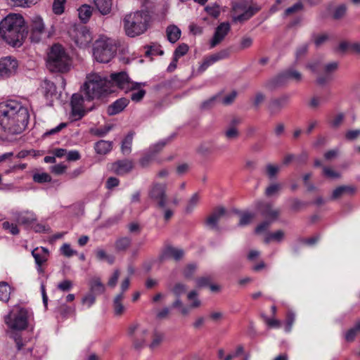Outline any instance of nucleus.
I'll return each mask as SVG.
<instances>
[{
	"label": "nucleus",
	"mask_w": 360,
	"mask_h": 360,
	"mask_svg": "<svg viewBox=\"0 0 360 360\" xmlns=\"http://www.w3.org/2000/svg\"><path fill=\"white\" fill-rule=\"evenodd\" d=\"M33 180L37 183H46L51 181V176L47 173H38L33 176Z\"/></svg>",
	"instance_id": "obj_55"
},
{
	"label": "nucleus",
	"mask_w": 360,
	"mask_h": 360,
	"mask_svg": "<svg viewBox=\"0 0 360 360\" xmlns=\"http://www.w3.org/2000/svg\"><path fill=\"white\" fill-rule=\"evenodd\" d=\"M129 100L127 98H120L111 103L107 110L109 115H115L122 112L129 105Z\"/></svg>",
	"instance_id": "obj_19"
},
{
	"label": "nucleus",
	"mask_w": 360,
	"mask_h": 360,
	"mask_svg": "<svg viewBox=\"0 0 360 360\" xmlns=\"http://www.w3.org/2000/svg\"><path fill=\"white\" fill-rule=\"evenodd\" d=\"M60 252L62 255L67 257H70L75 255H77V252L73 249L71 248L70 244L68 243H64L60 247Z\"/></svg>",
	"instance_id": "obj_54"
},
{
	"label": "nucleus",
	"mask_w": 360,
	"mask_h": 360,
	"mask_svg": "<svg viewBox=\"0 0 360 360\" xmlns=\"http://www.w3.org/2000/svg\"><path fill=\"white\" fill-rule=\"evenodd\" d=\"M163 340V335L160 333H154L153 335V340L151 343L149 345V347L151 349H155L160 346Z\"/></svg>",
	"instance_id": "obj_56"
},
{
	"label": "nucleus",
	"mask_w": 360,
	"mask_h": 360,
	"mask_svg": "<svg viewBox=\"0 0 360 360\" xmlns=\"http://www.w3.org/2000/svg\"><path fill=\"white\" fill-rule=\"evenodd\" d=\"M94 149L99 155H105L112 149V142L105 140H100L95 143Z\"/></svg>",
	"instance_id": "obj_31"
},
{
	"label": "nucleus",
	"mask_w": 360,
	"mask_h": 360,
	"mask_svg": "<svg viewBox=\"0 0 360 360\" xmlns=\"http://www.w3.org/2000/svg\"><path fill=\"white\" fill-rule=\"evenodd\" d=\"M188 46L185 44H182L176 49L174 53V56L179 58L180 57L184 56L188 52Z\"/></svg>",
	"instance_id": "obj_60"
},
{
	"label": "nucleus",
	"mask_w": 360,
	"mask_h": 360,
	"mask_svg": "<svg viewBox=\"0 0 360 360\" xmlns=\"http://www.w3.org/2000/svg\"><path fill=\"white\" fill-rule=\"evenodd\" d=\"M48 65L52 71L65 72L70 66V58L64 48L54 44L48 55Z\"/></svg>",
	"instance_id": "obj_6"
},
{
	"label": "nucleus",
	"mask_w": 360,
	"mask_h": 360,
	"mask_svg": "<svg viewBox=\"0 0 360 360\" xmlns=\"http://www.w3.org/2000/svg\"><path fill=\"white\" fill-rule=\"evenodd\" d=\"M133 164L128 160H119L112 165V170L119 175L128 173L131 170Z\"/></svg>",
	"instance_id": "obj_23"
},
{
	"label": "nucleus",
	"mask_w": 360,
	"mask_h": 360,
	"mask_svg": "<svg viewBox=\"0 0 360 360\" xmlns=\"http://www.w3.org/2000/svg\"><path fill=\"white\" fill-rule=\"evenodd\" d=\"M72 286L73 283L70 280H64L58 284V288L63 292L70 290Z\"/></svg>",
	"instance_id": "obj_62"
},
{
	"label": "nucleus",
	"mask_w": 360,
	"mask_h": 360,
	"mask_svg": "<svg viewBox=\"0 0 360 360\" xmlns=\"http://www.w3.org/2000/svg\"><path fill=\"white\" fill-rule=\"evenodd\" d=\"M184 255V250L181 248L167 246L162 252L161 258L163 259L172 258L176 261L181 259Z\"/></svg>",
	"instance_id": "obj_21"
},
{
	"label": "nucleus",
	"mask_w": 360,
	"mask_h": 360,
	"mask_svg": "<svg viewBox=\"0 0 360 360\" xmlns=\"http://www.w3.org/2000/svg\"><path fill=\"white\" fill-rule=\"evenodd\" d=\"M18 66V61L8 56L0 59V77L8 78L13 75Z\"/></svg>",
	"instance_id": "obj_15"
},
{
	"label": "nucleus",
	"mask_w": 360,
	"mask_h": 360,
	"mask_svg": "<svg viewBox=\"0 0 360 360\" xmlns=\"http://www.w3.org/2000/svg\"><path fill=\"white\" fill-rule=\"evenodd\" d=\"M338 63L335 61L322 65V63L320 60H314L307 65V68L314 73H319L321 69L323 70L324 75H319L316 79L317 83L320 85L325 84L330 79L329 75L335 72L338 69Z\"/></svg>",
	"instance_id": "obj_9"
},
{
	"label": "nucleus",
	"mask_w": 360,
	"mask_h": 360,
	"mask_svg": "<svg viewBox=\"0 0 360 360\" xmlns=\"http://www.w3.org/2000/svg\"><path fill=\"white\" fill-rule=\"evenodd\" d=\"M346 11H347V7L345 5L342 4V5L338 6L334 11L333 18L335 19L341 18L345 14Z\"/></svg>",
	"instance_id": "obj_63"
},
{
	"label": "nucleus",
	"mask_w": 360,
	"mask_h": 360,
	"mask_svg": "<svg viewBox=\"0 0 360 360\" xmlns=\"http://www.w3.org/2000/svg\"><path fill=\"white\" fill-rule=\"evenodd\" d=\"M281 188V186L280 184H272L266 188L265 193L267 196H272L277 193L280 191Z\"/></svg>",
	"instance_id": "obj_61"
},
{
	"label": "nucleus",
	"mask_w": 360,
	"mask_h": 360,
	"mask_svg": "<svg viewBox=\"0 0 360 360\" xmlns=\"http://www.w3.org/2000/svg\"><path fill=\"white\" fill-rule=\"evenodd\" d=\"M70 117L72 120L77 121L82 119L91 108H87L84 105V98L79 94H74L72 96Z\"/></svg>",
	"instance_id": "obj_11"
},
{
	"label": "nucleus",
	"mask_w": 360,
	"mask_h": 360,
	"mask_svg": "<svg viewBox=\"0 0 360 360\" xmlns=\"http://www.w3.org/2000/svg\"><path fill=\"white\" fill-rule=\"evenodd\" d=\"M281 167L278 165L268 164L266 166V172L269 178H274L280 170Z\"/></svg>",
	"instance_id": "obj_58"
},
{
	"label": "nucleus",
	"mask_w": 360,
	"mask_h": 360,
	"mask_svg": "<svg viewBox=\"0 0 360 360\" xmlns=\"http://www.w3.org/2000/svg\"><path fill=\"white\" fill-rule=\"evenodd\" d=\"M132 140L133 134H129L122 141L121 149L124 154H129L131 152Z\"/></svg>",
	"instance_id": "obj_44"
},
{
	"label": "nucleus",
	"mask_w": 360,
	"mask_h": 360,
	"mask_svg": "<svg viewBox=\"0 0 360 360\" xmlns=\"http://www.w3.org/2000/svg\"><path fill=\"white\" fill-rule=\"evenodd\" d=\"M131 92L130 97L132 101L134 102H139L146 95V91L143 89H140L139 88V84H137L136 88Z\"/></svg>",
	"instance_id": "obj_47"
},
{
	"label": "nucleus",
	"mask_w": 360,
	"mask_h": 360,
	"mask_svg": "<svg viewBox=\"0 0 360 360\" xmlns=\"http://www.w3.org/2000/svg\"><path fill=\"white\" fill-rule=\"evenodd\" d=\"M355 191L354 187L350 186H340L337 187L332 193L331 200H337L345 194H352Z\"/></svg>",
	"instance_id": "obj_27"
},
{
	"label": "nucleus",
	"mask_w": 360,
	"mask_h": 360,
	"mask_svg": "<svg viewBox=\"0 0 360 360\" xmlns=\"http://www.w3.org/2000/svg\"><path fill=\"white\" fill-rule=\"evenodd\" d=\"M45 34V26L43 19L39 15H34L31 19L30 22V39L32 41L37 43Z\"/></svg>",
	"instance_id": "obj_14"
},
{
	"label": "nucleus",
	"mask_w": 360,
	"mask_h": 360,
	"mask_svg": "<svg viewBox=\"0 0 360 360\" xmlns=\"http://www.w3.org/2000/svg\"><path fill=\"white\" fill-rule=\"evenodd\" d=\"M82 88L88 101L99 98L115 91L110 87V81L97 73L89 75Z\"/></svg>",
	"instance_id": "obj_3"
},
{
	"label": "nucleus",
	"mask_w": 360,
	"mask_h": 360,
	"mask_svg": "<svg viewBox=\"0 0 360 360\" xmlns=\"http://www.w3.org/2000/svg\"><path fill=\"white\" fill-rule=\"evenodd\" d=\"M229 53L227 50H221L218 53H216L212 54L210 56H207V58L210 60V61L211 62V63L214 64V63H216L220 60L226 58L229 56Z\"/></svg>",
	"instance_id": "obj_46"
},
{
	"label": "nucleus",
	"mask_w": 360,
	"mask_h": 360,
	"mask_svg": "<svg viewBox=\"0 0 360 360\" xmlns=\"http://www.w3.org/2000/svg\"><path fill=\"white\" fill-rule=\"evenodd\" d=\"M96 257L99 261L105 260L109 264H112L115 262V257L108 255L104 250L98 248L95 251Z\"/></svg>",
	"instance_id": "obj_38"
},
{
	"label": "nucleus",
	"mask_w": 360,
	"mask_h": 360,
	"mask_svg": "<svg viewBox=\"0 0 360 360\" xmlns=\"http://www.w3.org/2000/svg\"><path fill=\"white\" fill-rule=\"evenodd\" d=\"M11 295V287L6 282L0 283V300L7 302Z\"/></svg>",
	"instance_id": "obj_41"
},
{
	"label": "nucleus",
	"mask_w": 360,
	"mask_h": 360,
	"mask_svg": "<svg viewBox=\"0 0 360 360\" xmlns=\"http://www.w3.org/2000/svg\"><path fill=\"white\" fill-rule=\"evenodd\" d=\"M197 269V265L194 263L188 264L184 269L183 274L186 278H191Z\"/></svg>",
	"instance_id": "obj_51"
},
{
	"label": "nucleus",
	"mask_w": 360,
	"mask_h": 360,
	"mask_svg": "<svg viewBox=\"0 0 360 360\" xmlns=\"http://www.w3.org/2000/svg\"><path fill=\"white\" fill-rule=\"evenodd\" d=\"M41 86L43 90V93L46 97L52 96L56 92V85L53 82L49 80H44L41 84Z\"/></svg>",
	"instance_id": "obj_36"
},
{
	"label": "nucleus",
	"mask_w": 360,
	"mask_h": 360,
	"mask_svg": "<svg viewBox=\"0 0 360 360\" xmlns=\"http://www.w3.org/2000/svg\"><path fill=\"white\" fill-rule=\"evenodd\" d=\"M289 101L290 96L288 95L271 101L268 107L271 115L278 113L289 103Z\"/></svg>",
	"instance_id": "obj_18"
},
{
	"label": "nucleus",
	"mask_w": 360,
	"mask_h": 360,
	"mask_svg": "<svg viewBox=\"0 0 360 360\" xmlns=\"http://www.w3.org/2000/svg\"><path fill=\"white\" fill-rule=\"evenodd\" d=\"M285 237V232L282 230H278L273 233H269L267 234L264 239V242L266 243H269L271 241H276L277 243H281Z\"/></svg>",
	"instance_id": "obj_39"
},
{
	"label": "nucleus",
	"mask_w": 360,
	"mask_h": 360,
	"mask_svg": "<svg viewBox=\"0 0 360 360\" xmlns=\"http://www.w3.org/2000/svg\"><path fill=\"white\" fill-rule=\"evenodd\" d=\"M95 6L102 15L108 14L112 8V0H93Z\"/></svg>",
	"instance_id": "obj_32"
},
{
	"label": "nucleus",
	"mask_w": 360,
	"mask_h": 360,
	"mask_svg": "<svg viewBox=\"0 0 360 360\" xmlns=\"http://www.w3.org/2000/svg\"><path fill=\"white\" fill-rule=\"evenodd\" d=\"M166 190V184L154 183L151 186L149 191L150 198L154 200L161 209L165 208L167 204Z\"/></svg>",
	"instance_id": "obj_13"
},
{
	"label": "nucleus",
	"mask_w": 360,
	"mask_h": 360,
	"mask_svg": "<svg viewBox=\"0 0 360 360\" xmlns=\"http://www.w3.org/2000/svg\"><path fill=\"white\" fill-rule=\"evenodd\" d=\"M77 11L80 20L86 23L92 15L93 8L89 5L84 4L77 9Z\"/></svg>",
	"instance_id": "obj_30"
},
{
	"label": "nucleus",
	"mask_w": 360,
	"mask_h": 360,
	"mask_svg": "<svg viewBox=\"0 0 360 360\" xmlns=\"http://www.w3.org/2000/svg\"><path fill=\"white\" fill-rule=\"evenodd\" d=\"M232 8L233 21L240 22L250 19L260 9L259 6L249 0H234Z\"/></svg>",
	"instance_id": "obj_7"
},
{
	"label": "nucleus",
	"mask_w": 360,
	"mask_h": 360,
	"mask_svg": "<svg viewBox=\"0 0 360 360\" xmlns=\"http://www.w3.org/2000/svg\"><path fill=\"white\" fill-rule=\"evenodd\" d=\"M120 271L118 269H116L114 271L112 276L110 277L108 281V285L110 288H115L117 285V282L118 281V278L120 277Z\"/></svg>",
	"instance_id": "obj_64"
},
{
	"label": "nucleus",
	"mask_w": 360,
	"mask_h": 360,
	"mask_svg": "<svg viewBox=\"0 0 360 360\" xmlns=\"http://www.w3.org/2000/svg\"><path fill=\"white\" fill-rule=\"evenodd\" d=\"M124 299L123 293L118 294L113 300V309L115 315L120 316L122 314L125 310V307L122 304Z\"/></svg>",
	"instance_id": "obj_33"
},
{
	"label": "nucleus",
	"mask_w": 360,
	"mask_h": 360,
	"mask_svg": "<svg viewBox=\"0 0 360 360\" xmlns=\"http://www.w3.org/2000/svg\"><path fill=\"white\" fill-rule=\"evenodd\" d=\"M96 302V295L92 293H87L83 296L82 299V304L86 308H90Z\"/></svg>",
	"instance_id": "obj_50"
},
{
	"label": "nucleus",
	"mask_w": 360,
	"mask_h": 360,
	"mask_svg": "<svg viewBox=\"0 0 360 360\" xmlns=\"http://www.w3.org/2000/svg\"><path fill=\"white\" fill-rule=\"evenodd\" d=\"M358 333H360V319L355 325L345 333V339L347 342H352Z\"/></svg>",
	"instance_id": "obj_37"
},
{
	"label": "nucleus",
	"mask_w": 360,
	"mask_h": 360,
	"mask_svg": "<svg viewBox=\"0 0 360 360\" xmlns=\"http://www.w3.org/2000/svg\"><path fill=\"white\" fill-rule=\"evenodd\" d=\"M148 338V333L146 330L143 329L137 332L134 339V347L135 349H141L144 345H146Z\"/></svg>",
	"instance_id": "obj_26"
},
{
	"label": "nucleus",
	"mask_w": 360,
	"mask_h": 360,
	"mask_svg": "<svg viewBox=\"0 0 360 360\" xmlns=\"http://www.w3.org/2000/svg\"><path fill=\"white\" fill-rule=\"evenodd\" d=\"M295 321V314L291 310L288 309L286 314L285 331L289 333L292 330V325Z\"/></svg>",
	"instance_id": "obj_43"
},
{
	"label": "nucleus",
	"mask_w": 360,
	"mask_h": 360,
	"mask_svg": "<svg viewBox=\"0 0 360 360\" xmlns=\"http://www.w3.org/2000/svg\"><path fill=\"white\" fill-rule=\"evenodd\" d=\"M200 197L198 193H194L191 198L188 200L187 205L185 207V212L186 213H191L193 210L198 205L200 201Z\"/></svg>",
	"instance_id": "obj_40"
},
{
	"label": "nucleus",
	"mask_w": 360,
	"mask_h": 360,
	"mask_svg": "<svg viewBox=\"0 0 360 360\" xmlns=\"http://www.w3.org/2000/svg\"><path fill=\"white\" fill-rule=\"evenodd\" d=\"M11 219L15 221L18 225L24 226L25 228L34 225L37 220L36 214L30 210H12L10 211Z\"/></svg>",
	"instance_id": "obj_12"
},
{
	"label": "nucleus",
	"mask_w": 360,
	"mask_h": 360,
	"mask_svg": "<svg viewBox=\"0 0 360 360\" xmlns=\"http://www.w3.org/2000/svg\"><path fill=\"white\" fill-rule=\"evenodd\" d=\"M169 140L170 138L164 139L162 140L159 141L156 143L151 145L148 148L149 152L155 155L166 146V144L169 141Z\"/></svg>",
	"instance_id": "obj_45"
},
{
	"label": "nucleus",
	"mask_w": 360,
	"mask_h": 360,
	"mask_svg": "<svg viewBox=\"0 0 360 360\" xmlns=\"http://www.w3.org/2000/svg\"><path fill=\"white\" fill-rule=\"evenodd\" d=\"M92 40L91 33L86 27L81 28L77 31L75 42L80 48L88 46Z\"/></svg>",
	"instance_id": "obj_17"
},
{
	"label": "nucleus",
	"mask_w": 360,
	"mask_h": 360,
	"mask_svg": "<svg viewBox=\"0 0 360 360\" xmlns=\"http://www.w3.org/2000/svg\"><path fill=\"white\" fill-rule=\"evenodd\" d=\"M28 30L22 15L10 13L0 22V36L9 45L20 47L27 36Z\"/></svg>",
	"instance_id": "obj_2"
},
{
	"label": "nucleus",
	"mask_w": 360,
	"mask_h": 360,
	"mask_svg": "<svg viewBox=\"0 0 360 360\" xmlns=\"http://www.w3.org/2000/svg\"><path fill=\"white\" fill-rule=\"evenodd\" d=\"M302 75L300 72L293 70V69H289L284 72L281 73L278 77V79L280 82H284L288 79H292L295 81L300 82L302 80Z\"/></svg>",
	"instance_id": "obj_28"
},
{
	"label": "nucleus",
	"mask_w": 360,
	"mask_h": 360,
	"mask_svg": "<svg viewBox=\"0 0 360 360\" xmlns=\"http://www.w3.org/2000/svg\"><path fill=\"white\" fill-rule=\"evenodd\" d=\"M170 290L175 297H180L181 295L186 292L187 286L181 282H178L174 284Z\"/></svg>",
	"instance_id": "obj_42"
},
{
	"label": "nucleus",
	"mask_w": 360,
	"mask_h": 360,
	"mask_svg": "<svg viewBox=\"0 0 360 360\" xmlns=\"http://www.w3.org/2000/svg\"><path fill=\"white\" fill-rule=\"evenodd\" d=\"M150 15L147 11H136L126 15L123 19L125 33L134 37L144 33L149 26Z\"/></svg>",
	"instance_id": "obj_4"
},
{
	"label": "nucleus",
	"mask_w": 360,
	"mask_h": 360,
	"mask_svg": "<svg viewBox=\"0 0 360 360\" xmlns=\"http://www.w3.org/2000/svg\"><path fill=\"white\" fill-rule=\"evenodd\" d=\"M226 213V210L224 207H219L217 208L214 212L207 218V225L211 229H215L217 226L219 220Z\"/></svg>",
	"instance_id": "obj_25"
},
{
	"label": "nucleus",
	"mask_w": 360,
	"mask_h": 360,
	"mask_svg": "<svg viewBox=\"0 0 360 360\" xmlns=\"http://www.w3.org/2000/svg\"><path fill=\"white\" fill-rule=\"evenodd\" d=\"M111 129L110 126H105L101 128L91 129V132L95 136L103 137L105 136Z\"/></svg>",
	"instance_id": "obj_57"
},
{
	"label": "nucleus",
	"mask_w": 360,
	"mask_h": 360,
	"mask_svg": "<svg viewBox=\"0 0 360 360\" xmlns=\"http://www.w3.org/2000/svg\"><path fill=\"white\" fill-rule=\"evenodd\" d=\"M240 123V120L233 118L224 130V136L228 140H234L239 136V131L237 126Z\"/></svg>",
	"instance_id": "obj_20"
},
{
	"label": "nucleus",
	"mask_w": 360,
	"mask_h": 360,
	"mask_svg": "<svg viewBox=\"0 0 360 360\" xmlns=\"http://www.w3.org/2000/svg\"><path fill=\"white\" fill-rule=\"evenodd\" d=\"M231 27L228 22L219 24L215 30L214 36L210 41V48L212 49L224 40L230 31Z\"/></svg>",
	"instance_id": "obj_16"
},
{
	"label": "nucleus",
	"mask_w": 360,
	"mask_h": 360,
	"mask_svg": "<svg viewBox=\"0 0 360 360\" xmlns=\"http://www.w3.org/2000/svg\"><path fill=\"white\" fill-rule=\"evenodd\" d=\"M323 175L330 179H338L341 177V174L329 167H323Z\"/></svg>",
	"instance_id": "obj_49"
},
{
	"label": "nucleus",
	"mask_w": 360,
	"mask_h": 360,
	"mask_svg": "<svg viewBox=\"0 0 360 360\" xmlns=\"http://www.w3.org/2000/svg\"><path fill=\"white\" fill-rule=\"evenodd\" d=\"M32 255L34 258L36 265L44 264L49 257V251L44 247H38L32 251Z\"/></svg>",
	"instance_id": "obj_22"
},
{
	"label": "nucleus",
	"mask_w": 360,
	"mask_h": 360,
	"mask_svg": "<svg viewBox=\"0 0 360 360\" xmlns=\"http://www.w3.org/2000/svg\"><path fill=\"white\" fill-rule=\"evenodd\" d=\"M90 293H92L94 295H98L103 294L105 292V287L104 284L101 282V280L99 277H93L89 283Z\"/></svg>",
	"instance_id": "obj_24"
},
{
	"label": "nucleus",
	"mask_w": 360,
	"mask_h": 360,
	"mask_svg": "<svg viewBox=\"0 0 360 360\" xmlns=\"http://www.w3.org/2000/svg\"><path fill=\"white\" fill-rule=\"evenodd\" d=\"M154 156L155 155L152 153H150L149 150L148 149L147 152L140 160L141 165L143 167L148 166L149 163L151 162V160L153 159Z\"/></svg>",
	"instance_id": "obj_59"
},
{
	"label": "nucleus",
	"mask_w": 360,
	"mask_h": 360,
	"mask_svg": "<svg viewBox=\"0 0 360 360\" xmlns=\"http://www.w3.org/2000/svg\"><path fill=\"white\" fill-rule=\"evenodd\" d=\"M263 205L264 207L261 210L262 215L271 220L276 219L279 215V210L273 209L271 205L269 204Z\"/></svg>",
	"instance_id": "obj_35"
},
{
	"label": "nucleus",
	"mask_w": 360,
	"mask_h": 360,
	"mask_svg": "<svg viewBox=\"0 0 360 360\" xmlns=\"http://www.w3.org/2000/svg\"><path fill=\"white\" fill-rule=\"evenodd\" d=\"M131 238L129 237L120 238L115 242V248L117 250H126L131 244Z\"/></svg>",
	"instance_id": "obj_48"
},
{
	"label": "nucleus",
	"mask_w": 360,
	"mask_h": 360,
	"mask_svg": "<svg viewBox=\"0 0 360 360\" xmlns=\"http://www.w3.org/2000/svg\"><path fill=\"white\" fill-rule=\"evenodd\" d=\"M65 0H54L53 4V11L56 15H60L64 12V4Z\"/></svg>",
	"instance_id": "obj_53"
},
{
	"label": "nucleus",
	"mask_w": 360,
	"mask_h": 360,
	"mask_svg": "<svg viewBox=\"0 0 360 360\" xmlns=\"http://www.w3.org/2000/svg\"><path fill=\"white\" fill-rule=\"evenodd\" d=\"M2 229L7 233L13 236H17L20 233V230L18 224L13 221H4L2 224Z\"/></svg>",
	"instance_id": "obj_29"
},
{
	"label": "nucleus",
	"mask_w": 360,
	"mask_h": 360,
	"mask_svg": "<svg viewBox=\"0 0 360 360\" xmlns=\"http://www.w3.org/2000/svg\"><path fill=\"white\" fill-rule=\"evenodd\" d=\"M255 214L248 212H243L240 214L239 225L240 226H245L250 223V221L254 218Z\"/></svg>",
	"instance_id": "obj_52"
},
{
	"label": "nucleus",
	"mask_w": 360,
	"mask_h": 360,
	"mask_svg": "<svg viewBox=\"0 0 360 360\" xmlns=\"http://www.w3.org/2000/svg\"><path fill=\"white\" fill-rule=\"evenodd\" d=\"M108 81H110L111 89L116 86L125 92L135 89L137 86V83L131 82L128 75L123 71L112 73Z\"/></svg>",
	"instance_id": "obj_10"
},
{
	"label": "nucleus",
	"mask_w": 360,
	"mask_h": 360,
	"mask_svg": "<svg viewBox=\"0 0 360 360\" xmlns=\"http://www.w3.org/2000/svg\"><path fill=\"white\" fill-rule=\"evenodd\" d=\"M167 37L171 43H175L181 36V30L175 25H170L167 28Z\"/></svg>",
	"instance_id": "obj_34"
},
{
	"label": "nucleus",
	"mask_w": 360,
	"mask_h": 360,
	"mask_svg": "<svg viewBox=\"0 0 360 360\" xmlns=\"http://www.w3.org/2000/svg\"><path fill=\"white\" fill-rule=\"evenodd\" d=\"M117 47L114 41L102 36L94 44L93 56L98 63H108L115 56Z\"/></svg>",
	"instance_id": "obj_5"
},
{
	"label": "nucleus",
	"mask_w": 360,
	"mask_h": 360,
	"mask_svg": "<svg viewBox=\"0 0 360 360\" xmlns=\"http://www.w3.org/2000/svg\"><path fill=\"white\" fill-rule=\"evenodd\" d=\"M29 318V312L26 309L15 307L5 316V322L8 328L21 330L26 328Z\"/></svg>",
	"instance_id": "obj_8"
},
{
	"label": "nucleus",
	"mask_w": 360,
	"mask_h": 360,
	"mask_svg": "<svg viewBox=\"0 0 360 360\" xmlns=\"http://www.w3.org/2000/svg\"><path fill=\"white\" fill-rule=\"evenodd\" d=\"M29 120L28 108L20 101L8 100L0 103V126L8 136L22 134Z\"/></svg>",
	"instance_id": "obj_1"
}]
</instances>
